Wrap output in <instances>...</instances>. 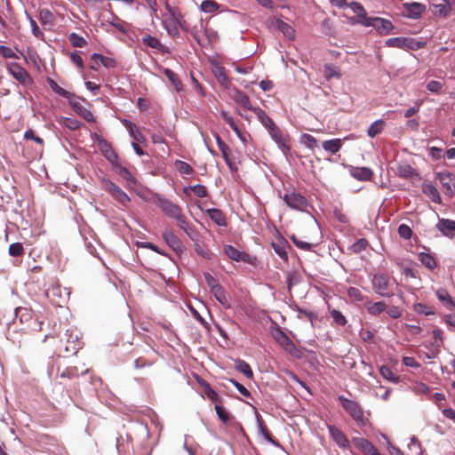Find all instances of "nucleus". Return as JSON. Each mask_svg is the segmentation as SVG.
Returning <instances> with one entry per match:
<instances>
[{
	"label": "nucleus",
	"instance_id": "1",
	"mask_svg": "<svg viewBox=\"0 0 455 455\" xmlns=\"http://www.w3.org/2000/svg\"><path fill=\"white\" fill-rule=\"evenodd\" d=\"M156 205L166 216L174 219L181 229L188 233V220L182 213V210L178 204L163 196H157Z\"/></svg>",
	"mask_w": 455,
	"mask_h": 455
},
{
	"label": "nucleus",
	"instance_id": "2",
	"mask_svg": "<svg viewBox=\"0 0 455 455\" xmlns=\"http://www.w3.org/2000/svg\"><path fill=\"white\" fill-rule=\"evenodd\" d=\"M372 290L381 297H391L394 295L390 291L391 280L388 275L384 273H376L371 279Z\"/></svg>",
	"mask_w": 455,
	"mask_h": 455
},
{
	"label": "nucleus",
	"instance_id": "3",
	"mask_svg": "<svg viewBox=\"0 0 455 455\" xmlns=\"http://www.w3.org/2000/svg\"><path fill=\"white\" fill-rule=\"evenodd\" d=\"M338 401L355 421L363 422V411L357 402L347 399L344 395H339Z\"/></svg>",
	"mask_w": 455,
	"mask_h": 455
},
{
	"label": "nucleus",
	"instance_id": "4",
	"mask_svg": "<svg viewBox=\"0 0 455 455\" xmlns=\"http://www.w3.org/2000/svg\"><path fill=\"white\" fill-rule=\"evenodd\" d=\"M283 200L290 208L297 211L305 212L309 205L307 200L295 191L285 194Z\"/></svg>",
	"mask_w": 455,
	"mask_h": 455
},
{
	"label": "nucleus",
	"instance_id": "5",
	"mask_svg": "<svg viewBox=\"0 0 455 455\" xmlns=\"http://www.w3.org/2000/svg\"><path fill=\"white\" fill-rule=\"evenodd\" d=\"M443 193L449 198L455 195V176L449 172H442L437 173Z\"/></svg>",
	"mask_w": 455,
	"mask_h": 455
},
{
	"label": "nucleus",
	"instance_id": "6",
	"mask_svg": "<svg viewBox=\"0 0 455 455\" xmlns=\"http://www.w3.org/2000/svg\"><path fill=\"white\" fill-rule=\"evenodd\" d=\"M104 188L123 206H125L131 200L125 192L110 180L104 181Z\"/></svg>",
	"mask_w": 455,
	"mask_h": 455
},
{
	"label": "nucleus",
	"instance_id": "7",
	"mask_svg": "<svg viewBox=\"0 0 455 455\" xmlns=\"http://www.w3.org/2000/svg\"><path fill=\"white\" fill-rule=\"evenodd\" d=\"M6 67L10 74L20 84H27L31 81L29 74L20 64L10 62Z\"/></svg>",
	"mask_w": 455,
	"mask_h": 455
},
{
	"label": "nucleus",
	"instance_id": "8",
	"mask_svg": "<svg viewBox=\"0 0 455 455\" xmlns=\"http://www.w3.org/2000/svg\"><path fill=\"white\" fill-rule=\"evenodd\" d=\"M273 337L286 352L290 355H295L297 352L295 345L280 328L275 330Z\"/></svg>",
	"mask_w": 455,
	"mask_h": 455
},
{
	"label": "nucleus",
	"instance_id": "9",
	"mask_svg": "<svg viewBox=\"0 0 455 455\" xmlns=\"http://www.w3.org/2000/svg\"><path fill=\"white\" fill-rule=\"evenodd\" d=\"M363 26L373 27L380 33H387L393 28V24L391 21L379 17L364 20Z\"/></svg>",
	"mask_w": 455,
	"mask_h": 455
},
{
	"label": "nucleus",
	"instance_id": "10",
	"mask_svg": "<svg viewBox=\"0 0 455 455\" xmlns=\"http://www.w3.org/2000/svg\"><path fill=\"white\" fill-rule=\"evenodd\" d=\"M403 10L406 12V16L411 19H418L427 10L425 4L421 3H403Z\"/></svg>",
	"mask_w": 455,
	"mask_h": 455
},
{
	"label": "nucleus",
	"instance_id": "11",
	"mask_svg": "<svg viewBox=\"0 0 455 455\" xmlns=\"http://www.w3.org/2000/svg\"><path fill=\"white\" fill-rule=\"evenodd\" d=\"M267 132L272 140L277 144L278 148L283 153L290 150V146L288 145L285 138L283 136L282 132L275 124L268 128Z\"/></svg>",
	"mask_w": 455,
	"mask_h": 455
},
{
	"label": "nucleus",
	"instance_id": "12",
	"mask_svg": "<svg viewBox=\"0 0 455 455\" xmlns=\"http://www.w3.org/2000/svg\"><path fill=\"white\" fill-rule=\"evenodd\" d=\"M224 252L232 260L251 262V256L249 254L238 251L236 248L233 247L232 245H229V244L225 245Z\"/></svg>",
	"mask_w": 455,
	"mask_h": 455
},
{
	"label": "nucleus",
	"instance_id": "13",
	"mask_svg": "<svg viewBox=\"0 0 455 455\" xmlns=\"http://www.w3.org/2000/svg\"><path fill=\"white\" fill-rule=\"evenodd\" d=\"M163 238L165 243L175 251L182 250V243L178 236L172 230H164Z\"/></svg>",
	"mask_w": 455,
	"mask_h": 455
},
{
	"label": "nucleus",
	"instance_id": "14",
	"mask_svg": "<svg viewBox=\"0 0 455 455\" xmlns=\"http://www.w3.org/2000/svg\"><path fill=\"white\" fill-rule=\"evenodd\" d=\"M327 427L331 436L333 438V440L339 447L346 448L348 446V440L340 429H339L335 426L331 425L328 426Z\"/></svg>",
	"mask_w": 455,
	"mask_h": 455
},
{
	"label": "nucleus",
	"instance_id": "15",
	"mask_svg": "<svg viewBox=\"0 0 455 455\" xmlns=\"http://www.w3.org/2000/svg\"><path fill=\"white\" fill-rule=\"evenodd\" d=\"M353 442L366 455H375L378 452L375 446L365 438H355Z\"/></svg>",
	"mask_w": 455,
	"mask_h": 455
},
{
	"label": "nucleus",
	"instance_id": "16",
	"mask_svg": "<svg viewBox=\"0 0 455 455\" xmlns=\"http://www.w3.org/2000/svg\"><path fill=\"white\" fill-rule=\"evenodd\" d=\"M436 228L443 235L451 236L455 231V221L448 219H440Z\"/></svg>",
	"mask_w": 455,
	"mask_h": 455
},
{
	"label": "nucleus",
	"instance_id": "17",
	"mask_svg": "<svg viewBox=\"0 0 455 455\" xmlns=\"http://www.w3.org/2000/svg\"><path fill=\"white\" fill-rule=\"evenodd\" d=\"M437 299L443 304V306L449 311H455V302L453 301L451 295L444 289H439L436 291Z\"/></svg>",
	"mask_w": 455,
	"mask_h": 455
},
{
	"label": "nucleus",
	"instance_id": "18",
	"mask_svg": "<svg viewBox=\"0 0 455 455\" xmlns=\"http://www.w3.org/2000/svg\"><path fill=\"white\" fill-rule=\"evenodd\" d=\"M422 191L434 203H436V204H440L441 203L440 194H439L437 188L432 183H430V182H424L422 184Z\"/></svg>",
	"mask_w": 455,
	"mask_h": 455
},
{
	"label": "nucleus",
	"instance_id": "19",
	"mask_svg": "<svg viewBox=\"0 0 455 455\" xmlns=\"http://www.w3.org/2000/svg\"><path fill=\"white\" fill-rule=\"evenodd\" d=\"M431 8L435 15L443 17H448L451 10V4L448 0H443L442 3L439 4H432Z\"/></svg>",
	"mask_w": 455,
	"mask_h": 455
},
{
	"label": "nucleus",
	"instance_id": "20",
	"mask_svg": "<svg viewBox=\"0 0 455 455\" xmlns=\"http://www.w3.org/2000/svg\"><path fill=\"white\" fill-rule=\"evenodd\" d=\"M165 6L170 15V18L165 21H169L171 24H178L180 28H184L185 20L180 12L175 8H171L168 4Z\"/></svg>",
	"mask_w": 455,
	"mask_h": 455
},
{
	"label": "nucleus",
	"instance_id": "21",
	"mask_svg": "<svg viewBox=\"0 0 455 455\" xmlns=\"http://www.w3.org/2000/svg\"><path fill=\"white\" fill-rule=\"evenodd\" d=\"M272 24L283 33V35L288 39H293L294 37V30L293 28L286 22L275 19L272 21Z\"/></svg>",
	"mask_w": 455,
	"mask_h": 455
},
{
	"label": "nucleus",
	"instance_id": "22",
	"mask_svg": "<svg viewBox=\"0 0 455 455\" xmlns=\"http://www.w3.org/2000/svg\"><path fill=\"white\" fill-rule=\"evenodd\" d=\"M235 101L239 105L240 108H243L246 110H251L254 112V107H252L249 97L241 91H236L234 96Z\"/></svg>",
	"mask_w": 455,
	"mask_h": 455
},
{
	"label": "nucleus",
	"instance_id": "23",
	"mask_svg": "<svg viewBox=\"0 0 455 455\" xmlns=\"http://www.w3.org/2000/svg\"><path fill=\"white\" fill-rule=\"evenodd\" d=\"M123 124L134 141H143L145 140L142 133L132 122L127 119H124Z\"/></svg>",
	"mask_w": 455,
	"mask_h": 455
},
{
	"label": "nucleus",
	"instance_id": "24",
	"mask_svg": "<svg viewBox=\"0 0 455 455\" xmlns=\"http://www.w3.org/2000/svg\"><path fill=\"white\" fill-rule=\"evenodd\" d=\"M73 109L83 118H84L88 122H94L95 117L93 114L87 108L82 106L77 102H70Z\"/></svg>",
	"mask_w": 455,
	"mask_h": 455
},
{
	"label": "nucleus",
	"instance_id": "25",
	"mask_svg": "<svg viewBox=\"0 0 455 455\" xmlns=\"http://www.w3.org/2000/svg\"><path fill=\"white\" fill-rule=\"evenodd\" d=\"M323 148L331 154L339 152L342 147V140L340 139H332L324 140L322 144Z\"/></svg>",
	"mask_w": 455,
	"mask_h": 455
},
{
	"label": "nucleus",
	"instance_id": "26",
	"mask_svg": "<svg viewBox=\"0 0 455 455\" xmlns=\"http://www.w3.org/2000/svg\"><path fill=\"white\" fill-rule=\"evenodd\" d=\"M215 138H216L218 147H219L220 150L221 151V154L225 159V162L227 163V164L229 166L230 169H233V163L231 162V160L229 158L230 149H229L228 146L226 145V143L221 140L220 135L216 134Z\"/></svg>",
	"mask_w": 455,
	"mask_h": 455
},
{
	"label": "nucleus",
	"instance_id": "27",
	"mask_svg": "<svg viewBox=\"0 0 455 455\" xmlns=\"http://www.w3.org/2000/svg\"><path fill=\"white\" fill-rule=\"evenodd\" d=\"M351 174L359 180H369L372 176V172L366 167H356L351 171Z\"/></svg>",
	"mask_w": 455,
	"mask_h": 455
},
{
	"label": "nucleus",
	"instance_id": "28",
	"mask_svg": "<svg viewBox=\"0 0 455 455\" xmlns=\"http://www.w3.org/2000/svg\"><path fill=\"white\" fill-rule=\"evenodd\" d=\"M207 213L210 219L218 226H226V219L223 212L220 210L209 209L207 210Z\"/></svg>",
	"mask_w": 455,
	"mask_h": 455
},
{
	"label": "nucleus",
	"instance_id": "29",
	"mask_svg": "<svg viewBox=\"0 0 455 455\" xmlns=\"http://www.w3.org/2000/svg\"><path fill=\"white\" fill-rule=\"evenodd\" d=\"M348 6L358 16V22L363 25L364 20H369L363 6L357 2H351Z\"/></svg>",
	"mask_w": 455,
	"mask_h": 455
},
{
	"label": "nucleus",
	"instance_id": "30",
	"mask_svg": "<svg viewBox=\"0 0 455 455\" xmlns=\"http://www.w3.org/2000/svg\"><path fill=\"white\" fill-rule=\"evenodd\" d=\"M254 113L259 121L267 130L275 125L273 120L259 108H254Z\"/></svg>",
	"mask_w": 455,
	"mask_h": 455
},
{
	"label": "nucleus",
	"instance_id": "31",
	"mask_svg": "<svg viewBox=\"0 0 455 455\" xmlns=\"http://www.w3.org/2000/svg\"><path fill=\"white\" fill-rule=\"evenodd\" d=\"M99 146L108 160H109L110 162H114L117 159L116 154L114 152V150L111 148V145L108 142L101 140L100 141Z\"/></svg>",
	"mask_w": 455,
	"mask_h": 455
},
{
	"label": "nucleus",
	"instance_id": "32",
	"mask_svg": "<svg viewBox=\"0 0 455 455\" xmlns=\"http://www.w3.org/2000/svg\"><path fill=\"white\" fill-rule=\"evenodd\" d=\"M211 292L222 306L227 308L230 307V304L228 302L225 291L220 285L213 287L212 290H211Z\"/></svg>",
	"mask_w": 455,
	"mask_h": 455
},
{
	"label": "nucleus",
	"instance_id": "33",
	"mask_svg": "<svg viewBox=\"0 0 455 455\" xmlns=\"http://www.w3.org/2000/svg\"><path fill=\"white\" fill-rule=\"evenodd\" d=\"M235 369L239 372H242L244 376H246L249 379H252L253 377V372L251 369V366L243 360H235Z\"/></svg>",
	"mask_w": 455,
	"mask_h": 455
},
{
	"label": "nucleus",
	"instance_id": "34",
	"mask_svg": "<svg viewBox=\"0 0 455 455\" xmlns=\"http://www.w3.org/2000/svg\"><path fill=\"white\" fill-rule=\"evenodd\" d=\"M379 373L384 379L392 383L397 384L400 382V377L395 375L388 366H381Z\"/></svg>",
	"mask_w": 455,
	"mask_h": 455
},
{
	"label": "nucleus",
	"instance_id": "35",
	"mask_svg": "<svg viewBox=\"0 0 455 455\" xmlns=\"http://www.w3.org/2000/svg\"><path fill=\"white\" fill-rule=\"evenodd\" d=\"M385 127V122L381 119L373 122L367 130L369 137L373 138L379 134Z\"/></svg>",
	"mask_w": 455,
	"mask_h": 455
},
{
	"label": "nucleus",
	"instance_id": "36",
	"mask_svg": "<svg viewBox=\"0 0 455 455\" xmlns=\"http://www.w3.org/2000/svg\"><path fill=\"white\" fill-rule=\"evenodd\" d=\"M213 74L220 82L224 86H228L229 84V79L226 73L225 68L221 66H216L213 68Z\"/></svg>",
	"mask_w": 455,
	"mask_h": 455
},
{
	"label": "nucleus",
	"instance_id": "37",
	"mask_svg": "<svg viewBox=\"0 0 455 455\" xmlns=\"http://www.w3.org/2000/svg\"><path fill=\"white\" fill-rule=\"evenodd\" d=\"M92 60H99L100 64L107 68H113L116 67V60L110 57H105L100 53H93L91 57Z\"/></svg>",
	"mask_w": 455,
	"mask_h": 455
},
{
	"label": "nucleus",
	"instance_id": "38",
	"mask_svg": "<svg viewBox=\"0 0 455 455\" xmlns=\"http://www.w3.org/2000/svg\"><path fill=\"white\" fill-rule=\"evenodd\" d=\"M164 73L167 76L169 81L172 83V84L174 86L177 92L182 91V84L174 72H172L169 68H164Z\"/></svg>",
	"mask_w": 455,
	"mask_h": 455
},
{
	"label": "nucleus",
	"instance_id": "39",
	"mask_svg": "<svg viewBox=\"0 0 455 455\" xmlns=\"http://www.w3.org/2000/svg\"><path fill=\"white\" fill-rule=\"evenodd\" d=\"M183 190L187 195H189L190 192H194V194L198 197H204L207 194L205 187L202 185L185 187Z\"/></svg>",
	"mask_w": 455,
	"mask_h": 455
},
{
	"label": "nucleus",
	"instance_id": "40",
	"mask_svg": "<svg viewBox=\"0 0 455 455\" xmlns=\"http://www.w3.org/2000/svg\"><path fill=\"white\" fill-rule=\"evenodd\" d=\"M48 84L51 87V89L55 92L57 93L58 95L63 97V98H66V99H69L71 96H72V93L69 92L68 91L61 88L55 81H53L52 79H48Z\"/></svg>",
	"mask_w": 455,
	"mask_h": 455
},
{
	"label": "nucleus",
	"instance_id": "41",
	"mask_svg": "<svg viewBox=\"0 0 455 455\" xmlns=\"http://www.w3.org/2000/svg\"><path fill=\"white\" fill-rule=\"evenodd\" d=\"M39 20L44 25H52L55 19L49 9H42L39 12Z\"/></svg>",
	"mask_w": 455,
	"mask_h": 455
},
{
	"label": "nucleus",
	"instance_id": "42",
	"mask_svg": "<svg viewBox=\"0 0 455 455\" xmlns=\"http://www.w3.org/2000/svg\"><path fill=\"white\" fill-rule=\"evenodd\" d=\"M175 169L180 174H192L194 172V169L186 162L181 160H176L174 163Z\"/></svg>",
	"mask_w": 455,
	"mask_h": 455
},
{
	"label": "nucleus",
	"instance_id": "43",
	"mask_svg": "<svg viewBox=\"0 0 455 455\" xmlns=\"http://www.w3.org/2000/svg\"><path fill=\"white\" fill-rule=\"evenodd\" d=\"M419 260L426 267L429 269H434L436 267V261L433 256L428 253H420Z\"/></svg>",
	"mask_w": 455,
	"mask_h": 455
},
{
	"label": "nucleus",
	"instance_id": "44",
	"mask_svg": "<svg viewBox=\"0 0 455 455\" xmlns=\"http://www.w3.org/2000/svg\"><path fill=\"white\" fill-rule=\"evenodd\" d=\"M323 75L326 80H331L333 77L339 78L341 76L339 70L331 64L324 65Z\"/></svg>",
	"mask_w": 455,
	"mask_h": 455
},
{
	"label": "nucleus",
	"instance_id": "45",
	"mask_svg": "<svg viewBox=\"0 0 455 455\" xmlns=\"http://www.w3.org/2000/svg\"><path fill=\"white\" fill-rule=\"evenodd\" d=\"M407 37H392L386 41V45L388 47L404 49L406 45Z\"/></svg>",
	"mask_w": 455,
	"mask_h": 455
},
{
	"label": "nucleus",
	"instance_id": "46",
	"mask_svg": "<svg viewBox=\"0 0 455 455\" xmlns=\"http://www.w3.org/2000/svg\"><path fill=\"white\" fill-rule=\"evenodd\" d=\"M219 8V4L213 0H204L200 6V9L204 12L212 13Z\"/></svg>",
	"mask_w": 455,
	"mask_h": 455
},
{
	"label": "nucleus",
	"instance_id": "47",
	"mask_svg": "<svg viewBox=\"0 0 455 455\" xmlns=\"http://www.w3.org/2000/svg\"><path fill=\"white\" fill-rule=\"evenodd\" d=\"M385 309L386 304L382 301L372 303L371 305L367 307V311L369 312V314L372 315H379L380 313L384 312Z\"/></svg>",
	"mask_w": 455,
	"mask_h": 455
},
{
	"label": "nucleus",
	"instance_id": "48",
	"mask_svg": "<svg viewBox=\"0 0 455 455\" xmlns=\"http://www.w3.org/2000/svg\"><path fill=\"white\" fill-rule=\"evenodd\" d=\"M142 42H143V44H145L147 46H148L150 48L158 49V50H160L162 48V44H161L160 41L157 38H156L152 36H149V35L143 36Z\"/></svg>",
	"mask_w": 455,
	"mask_h": 455
},
{
	"label": "nucleus",
	"instance_id": "49",
	"mask_svg": "<svg viewBox=\"0 0 455 455\" xmlns=\"http://www.w3.org/2000/svg\"><path fill=\"white\" fill-rule=\"evenodd\" d=\"M69 41L75 47H84L87 44L85 39L83 36L77 35L76 33H71L69 35Z\"/></svg>",
	"mask_w": 455,
	"mask_h": 455
},
{
	"label": "nucleus",
	"instance_id": "50",
	"mask_svg": "<svg viewBox=\"0 0 455 455\" xmlns=\"http://www.w3.org/2000/svg\"><path fill=\"white\" fill-rule=\"evenodd\" d=\"M330 314L336 324L344 326L347 323V319L340 311L332 309L331 310Z\"/></svg>",
	"mask_w": 455,
	"mask_h": 455
},
{
	"label": "nucleus",
	"instance_id": "51",
	"mask_svg": "<svg viewBox=\"0 0 455 455\" xmlns=\"http://www.w3.org/2000/svg\"><path fill=\"white\" fill-rule=\"evenodd\" d=\"M301 142L306 145L307 148L313 149L315 147L317 146V140L315 137H313L310 134L304 133L301 135L300 138Z\"/></svg>",
	"mask_w": 455,
	"mask_h": 455
},
{
	"label": "nucleus",
	"instance_id": "52",
	"mask_svg": "<svg viewBox=\"0 0 455 455\" xmlns=\"http://www.w3.org/2000/svg\"><path fill=\"white\" fill-rule=\"evenodd\" d=\"M367 246H368V241L364 238H360L352 244L351 250L355 253H359V252L364 251Z\"/></svg>",
	"mask_w": 455,
	"mask_h": 455
},
{
	"label": "nucleus",
	"instance_id": "53",
	"mask_svg": "<svg viewBox=\"0 0 455 455\" xmlns=\"http://www.w3.org/2000/svg\"><path fill=\"white\" fill-rule=\"evenodd\" d=\"M15 315L20 317V322H26L31 318V312L25 307H17L15 309Z\"/></svg>",
	"mask_w": 455,
	"mask_h": 455
},
{
	"label": "nucleus",
	"instance_id": "54",
	"mask_svg": "<svg viewBox=\"0 0 455 455\" xmlns=\"http://www.w3.org/2000/svg\"><path fill=\"white\" fill-rule=\"evenodd\" d=\"M397 171H398V174L403 178H409L414 172L413 168L409 164L399 165L397 168Z\"/></svg>",
	"mask_w": 455,
	"mask_h": 455
},
{
	"label": "nucleus",
	"instance_id": "55",
	"mask_svg": "<svg viewBox=\"0 0 455 455\" xmlns=\"http://www.w3.org/2000/svg\"><path fill=\"white\" fill-rule=\"evenodd\" d=\"M24 253V248L20 243H14L9 246V254L13 257L20 256Z\"/></svg>",
	"mask_w": 455,
	"mask_h": 455
},
{
	"label": "nucleus",
	"instance_id": "56",
	"mask_svg": "<svg viewBox=\"0 0 455 455\" xmlns=\"http://www.w3.org/2000/svg\"><path fill=\"white\" fill-rule=\"evenodd\" d=\"M196 252L204 259H210L212 258L211 251L202 243H196L195 244Z\"/></svg>",
	"mask_w": 455,
	"mask_h": 455
},
{
	"label": "nucleus",
	"instance_id": "57",
	"mask_svg": "<svg viewBox=\"0 0 455 455\" xmlns=\"http://www.w3.org/2000/svg\"><path fill=\"white\" fill-rule=\"evenodd\" d=\"M398 234L403 239H410L412 235L411 228L406 224H401L398 227Z\"/></svg>",
	"mask_w": 455,
	"mask_h": 455
},
{
	"label": "nucleus",
	"instance_id": "58",
	"mask_svg": "<svg viewBox=\"0 0 455 455\" xmlns=\"http://www.w3.org/2000/svg\"><path fill=\"white\" fill-rule=\"evenodd\" d=\"M347 295L350 299H354L355 301H362L363 299L361 291L355 287L348 288Z\"/></svg>",
	"mask_w": 455,
	"mask_h": 455
},
{
	"label": "nucleus",
	"instance_id": "59",
	"mask_svg": "<svg viewBox=\"0 0 455 455\" xmlns=\"http://www.w3.org/2000/svg\"><path fill=\"white\" fill-rule=\"evenodd\" d=\"M0 55L6 59H19L18 55L11 48L4 45H0Z\"/></svg>",
	"mask_w": 455,
	"mask_h": 455
},
{
	"label": "nucleus",
	"instance_id": "60",
	"mask_svg": "<svg viewBox=\"0 0 455 455\" xmlns=\"http://www.w3.org/2000/svg\"><path fill=\"white\" fill-rule=\"evenodd\" d=\"M408 448L411 451H415L418 455L422 454L420 443L415 436H412L411 438V442L408 444Z\"/></svg>",
	"mask_w": 455,
	"mask_h": 455
},
{
	"label": "nucleus",
	"instance_id": "61",
	"mask_svg": "<svg viewBox=\"0 0 455 455\" xmlns=\"http://www.w3.org/2000/svg\"><path fill=\"white\" fill-rule=\"evenodd\" d=\"M414 310L416 313H418L419 315H430L434 314V312L428 307H427L426 305H424L422 303L415 304Z\"/></svg>",
	"mask_w": 455,
	"mask_h": 455
},
{
	"label": "nucleus",
	"instance_id": "62",
	"mask_svg": "<svg viewBox=\"0 0 455 455\" xmlns=\"http://www.w3.org/2000/svg\"><path fill=\"white\" fill-rule=\"evenodd\" d=\"M443 88V84L439 81L432 80L427 83V89L433 93H438Z\"/></svg>",
	"mask_w": 455,
	"mask_h": 455
},
{
	"label": "nucleus",
	"instance_id": "63",
	"mask_svg": "<svg viewBox=\"0 0 455 455\" xmlns=\"http://www.w3.org/2000/svg\"><path fill=\"white\" fill-rule=\"evenodd\" d=\"M214 408L220 420L223 422H228L229 420L228 412L226 411V410L221 405L216 404Z\"/></svg>",
	"mask_w": 455,
	"mask_h": 455
},
{
	"label": "nucleus",
	"instance_id": "64",
	"mask_svg": "<svg viewBox=\"0 0 455 455\" xmlns=\"http://www.w3.org/2000/svg\"><path fill=\"white\" fill-rule=\"evenodd\" d=\"M434 342L433 345L439 347L443 344V331L442 330L435 328L433 330Z\"/></svg>",
	"mask_w": 455,
	"mask_h": 455
}]
</instances>
